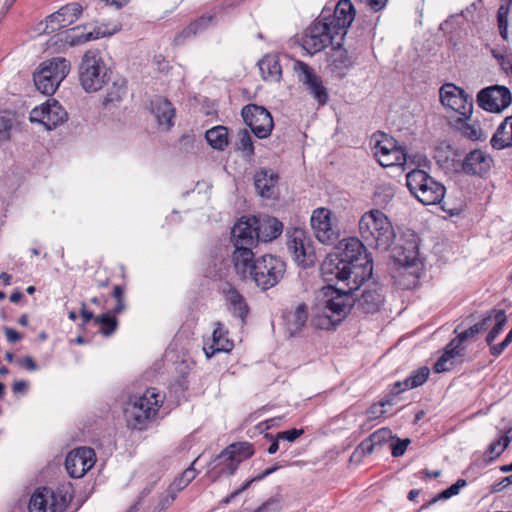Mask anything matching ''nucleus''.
<instances>
[{
	"instance_id": "nucleus-34",
	"label": "nucleus",
	"mask_w": 512,
	"mask_h": 512,
	"mask_svg": "<svg viewBox=\"0 0 512 512\" xmlns=\"http://www.w3.org/2000/svg\"><path fill=\"white\" fill-rule=\"evenodd\" d=\"M253 454V445L249 442L233 443L225 449V455L232 457L234 460L231 464V470H237L239 464L250 458Z\"/></svg>"
},
{
	"instance_id": "nucleus-60",
	"label": "nucleus",
	"mask_w": 512,
	"mask_h": 512,
	"mask_svg": "<svg viewBox=\"0 0 512 512\" xmlns=\"http://www.w3.org/2000/svg\"><path fill=\"white\" fill-rule=\"evenodd\" d=\"M510 344L504 339L499 344H491L490 346V354L494 357H498L503 353V351L509 346Z\"/></svg>"
},
{
	"instance_id": "nucleus-13",
	"label": "nucleus",
	"mask_w": 512,
	"mask_h": 512,
	"mask_svg": "<svg viewBox=\"0 0 512 512\" xmlns=\"http://www.w3.org/2000/svg\"><path fill=\"white\" fill-rule=\"evenodd\" d=\"M343 41L332 36H325V50L327 56V68L338 77H343L345 71L352 66V59L348 56L346 49L343 48Z\"/></svg>"
},
{
	"instance_id": "nucleus-56",
	"label": "nucleus",
	"mask_w": 512,
	"mask_h": 512,
	"mask_svg": "<svg viewBox=\"0 0 512 512\" xmlns=\"http://www.w3.org/2000/svg\"><path fill=\"white\" fill-rule=\"evenodd\" d=\"M303 434L302 429H290L287 431H282L277 434V439L286 440L288 442H294L298 437Z\"/></svg>"
},
{
	"instance_id": "nucleus-1",
	"label": "nucleus",
	"mask_w": 512,
	"mask_h": 512,
	"mask_svg": "<svg viewBox=\"0 0 512 512\" xmlns=\"http://www.w3.org/2000/svg\"><path fill=\"white\" fill-rule=\"evenodd\" d=\"M373 259L364 244L340 241L322 261V330L338 326L355 304L352 292L372 277Z\"/></svg>"
},
{
	"instance_id": "nucleus-27",
	"label": "nucleus",
	"mask_w": 512,
	"mask_h": 512,
	"mask_svg": "<svg viewBox=\"0 0 512 512\" xmlns=\"http://www.w3.org/2000/svg\"><path fill=\"white\" fill-rule=\"evenodd\" d=\"M65 67L56 72L54 76H47V71H37L34 73V83L36 88L44 95L55 93L60 83L65 79Z\"/></svg>"
},
{
	"instance_id": "nucleus-30",
	"label": "nucleus",
	"mask_w": 512,
	"mask_h": 512,
	"mask_svg": "<svg viewBox=\"0 0 512 512\" xmlns=\"http://www.w3.org/2000/svg\"><path fill=\"white\" fill-rule=\"evenodd\" d=\"M286 330L290 336L299 334L304 328L308 319V306L301 303L293 311L284 315Z\"/></svg>"
},
{
	"instance_id": "nucleus-36",
	"label": "nucleus",
	"mask_w": 512,
	"mask_h": 512,
	"mask_svg": "<svg viewBox=\"0 0 512 512\" xmlns=\"http://www.w3.org/2000/svg\"><path fill=\"white\" fill-rule=\"evenodd\" d=\"M320 16H318L311 27H309L301 40L302 48L309 54L313 55L320 51Z\"/></svg>"
},
{
	"instance_id": "nucleus-46",
	"label": "nucleus",
	"mask_w": 512,
	"mask_h": 512,
	"mask_svg": "<svg viewBox=\"0 0 512 512\" xmlns=\"http://www.w3.org/2000/svg\"><path fill=\"white\" fill-rule=\"evenodd\" d=\"M95 324L100 326L102 334L110 336L117 328V319L109 313H105L95 318Z\"/></svg>"
},
{
	"instance_id": "nucleus-18",
	"label": "nucleus",
	"mask_w": 512,
	"mask_h": 512,
	"mask_svg": "<svg viewBox=\"0 0 512 512\" xmlns=\"http://www.w3.org/2000/svg\"><path fill=\"white\" fill-rule=\"evenodd\" d=\"M82 6L77 3H69L46 18L45 33H53L76 22L82 13Z\"/></svg>"
},
{
	"instance_id": "nucleus-49",
	"label": "nucleus",
	"mask_w": 512,
	"mask_h": 512,
	"mask_svg": "<svg viewBox=\"0 0 512 512\" xmlns=\"http://www.w3.org/2000/svg\"><path fill=\"white\" fill-rule=\"evenodd\" d=\"M370 441L374 443V445L382 446L387 443L389 440L393 438L392 431L389 428H381L372 433L370 436Z\"/></svg>"
},
{
	"instance_id": "nucleus-7",
	"label": "nucleus",
	"mask_w": 512,
	"mask_h": 512,
	"mask_svg": "<svg viewBox=\"0 0 512 512\" xmlns=\"http://www.w3.org/2000/svg\"><path fill=\"white\" fill-rule=\"evenodd\" d=\"M285 271L286 264L281 258L266 254L256 259L250 280L265 291L276 286L284 277Z\"/></svg>"
},
{
	"instance_id": "nucleus-25",
	"label": "nucleus",
	"mask_w": 512,
	"mask_h": 512,
	"mask_svg": "<svg viewBox=\"0 0 512 512\" xmlns=\"http://www.w3.org/2000/svg\"><path fill=\"white\" fill-rule=\"evenodd\" d=\"M151 112L155 116L157 123L165 130H169L173 126L175 117V109L172 103L163 97H157L151 101Z\"/></svg>"
},
{
	"instance_id": "nucleus-40",
	"label": "nucleus",
	"mask_w": 512,
	"mask_h": 512,
	"mask_svg": "<svg viewBox=\"0 0 512 512\" xmlns=\"http://www.w3.org/2000/svg\"><path fill=\"white\" fill-rule=\"evenodd\" d=\"M126 94V82L124 79L113 81L112 85L108 88L107 94L104 98V105L114 104L119 102Z\"/></svg>"
},
{
	"instance_id": "nucleus-23",
	"label": "nucleus",
	"mask_w": 512,
	"mask_h": 512,
	"mask_svg": "<svg viewBox=\"0 0 512 512\" xmlns=\"http://www.w3.org/2000/svg\"><path fill=\"white\" fill-rule=\"evenodd\" d=\"M339 216L335 211L322 207V244L331 245L340 238Z\"/></svg>"
},
{
	"instance_id": "nucleus-39",
	"label": "nucleus",
	"mask_w": 512,
	"mask_h": 512,
	"mask_svg": "<svg viewBox=\"0 0 512 512\" xmlns=\"http://www.w3.org/2000/svg\"><path fill=\"white\" fill-rule=\"evenodd\" d=\"M208 144L217 150H223L228 145V130L224 126H215L205 133Z\"/></svg>"
},
{
	"instance_id": "nucleus-32",
	"label": "nucleus",
	"mask_w": 512,
	"mask_h": 512,
	"mask_svg": "<svg viewBox=\"0 0 512 512\" xmlns=\"http://www.w3.org/2000/svg\"><path fill=\"white\" fill-rule=\"evenodd\" d=\"M259 70L264 80L279 82L282 77V68L279 57L267 54L258 62Z\"/></svg>"
},
{
	"instance_id": "nucleus-17",
	"label": "nucleus",
	"mask_w": 512,
	"mask_h": 512,
	"mask_svg": "<svg viewBox=\"0 0 512 512\" xmlns=\"http://www.w3.org/2000/svg\"><path fill=\"white\" fill-rule=\"evenodd\" d=\"M95 464V452L89 447H80L70 451L65 459V467L72 478H81Z\"/></svg>"
},
{
	"instance_id": "nucleus-28",
	"label": "nucleus",
	"mask_w": 512,
	"mask_h": 512,
	"mask_svg": "<svg viewBox=\"0 0 512 512\" xmlns=\"http://www.w3.org/2000/svg\"><path fill=\"white\" fill-rule=\"evenodd\" d=\"M227 334L228 331L220 322H217L212 333V343L203 348L207 358L217 352H229L233 348V342L227 338Z\"/></svg>"
},
{
	"instance_id": "nucleus-20",
	"label": "nucleus",
	"mask_w": 512,
	"mask_h": 512,
	"mask_svg": "<svg viewBox=\"0 0 512 512\" xmlns=\"http://www.w3.org/2000/svg\"><path fill=\"white\" fill-rule=\"evenodd\" d=\"M408 237V239L400 240L392 250V257L395 262L404 267L416 265L419 258V246L416 235L409 234Z\"/></svg>"
},
{
	"instance_id": "nucleus-55",
	"label": "nucleus",
	"mask_w": 512,
	"mask_h": 512,
	"mask_svg": "<svg viewBox=\"0 0 512 512\" xmlns=\"http://www.w3.org/2000/svg\"><path fill=\"white\" fill-rule=\"evenodd\" d=\"M409 443H410L409 439H404V440L398 439L395 443L391 444L392 456H394V457L402 456L405 453Z\"/></svg>"
},
{
	"instance_id": "nucleus-57",
	"label": "nucleus",
	"mask_w": 512,
	"mask_h": 512,
	"mask_svg": "<svg viewBox=\"0 0 512 512\" xmlns=\"http://www.w3.org/2000/svg\"><path fill=\"white\" fill-rule=\"evenodd\" d=\"M505 449L506 448H503V441L500 438L497 441L490 443L487 452L494 456H491L489 461H492L496 457L500 456Z\"/></svg>"
},
{
	"instance_id": "nucleus-12",
	"label": "nucleus",
	"mask_w": 512,
	"mask_h": 512,
	"mask_svg": "<svg viewBox=\"0 0 512 512\" xmlns=\"http://www.w3.org/2000/svg\"><path fill=\"white\" fill-rule=\"evenodd\" d=\"M512 102V94L505 86L493 85L481 89L477 94V103L491 113H500Z\"/></svg>"
},
{
	"instance_id": "nucleus-22",
	"label": "nucleus",
	"mask_w": 512,
	"mask_h": 512,
	"mask_svg": "<svg viewBox=\"0 0 512 512\" xmlns=\"http://www.w3.org/2000/svg\"><path fill=\"white\" fill-rule=\"evenodd\" d=\"M492 157L481 149L469 152L463 160L462 169L468 175L483 176L491 168Z\"/></svg>"
},
{
	"instance_id": "nucleus-16",
	"label": "nucleus",
	"mask_w": 512,
	"mask_h": 512,
	"mask_svg": "<svg viewBox=\"0 0 512 512\" xmlns=\"http://www.w3.org/2000/svg\"><path fill=\"white\" fill-rule=\"evenodd\" d=\"M66 498L49 488H39L31 496L29 512H63Z\"/></svg>"
},
{
	"instance_id": "nucleus-51",
	"label": "nucleus",
	"mask_w": 512,
	"mask_h": 512,
	"mask_svg": "<svg viewBox=\"0 0 512 512\" xmlns=\"http://www.w3.org/2000/svg\"><path fill=\"white\" fill-rule=\"evenodd\" d=\"M386 405H392V401L389 399L381 400L377 403L372 404L367 413L370 419H376L381 417L386 413V411L383 409Z\"/></svg>"
},
{
	"instance_id": "nucleus-44",
	"label": "nucleus",
	"mask_w": 512,
	"mask_h": 512,
	"mask_svg": "<svg viewBox=\"0 0 512 512\" xmlns=\"http://www.w3.org/2000/svg\"><path fill=\"white\" fill-rule=\"evenodd\" d=\"M196 461L197 459H195L192 464L186 470H184L178 478L174 480L170 487L171 490L180 491L184 489L196 477L197 472L194 468Z\"/></svg>"
},
{
	"instance_id": "nucleus-21",
	"label": "nucleus",
	"mask_w": 512,
	"mask_h": 512,
	"mask_svg": "<svg viewBox=\"0 0 512 512\" xmlns=\"http://www.w3.org/2000/svg\"><path fill=\"white\" fill-rule=\"evenodd\" d=\"M254 246L234 247L232 264L236 274L244 281L250 280L256 259L252 251Z\"/></svg>"
},
{
	"instance_id": "nucleus-42",
	"label": "nucleus",
	"mask_w": 512,
	"mask_h": 512,
	"mask_svg": "<svg viewBox=\"0 0 512 512\" xmlns=\"http://www.w3.org/2000/svg\"><path fill=\"white\" fill-rule=\"evenodd\" d=\"M62 67H65V77L69 74L70 71V62L63 58V57H56L52 58L50 60H47L41 64V67L39 71H47V76L50 74L51 76H54V74L60 69L62 70Z\"/></svg>"
},
{
	"instance_id": "nucleus-15",
	"label": "nucleus",
	"mask_w": 512,
	"mask_h": 512,
	"mask_svg": "<svg viewBox=\"0 0 512 512\" xmlns=\"http://www.w3.org/2000/svg\"><path fill=\"white\" fill-rule=\"evenodd\" d=\"M31 122L43 124L51 130L62 124L67 119V112L56 100H48L41 106L35 107L30 112Z\"/></svg>"
},
{
	"instance_id": "nucleus-19",
	"label": "nucleus",
	"mask_w": 512,
	"mask_h": 512,
	"mask_svg": "<svg viewBox=\"0 0 512 512\" xmlns=\"http://www.w3.org/2000/svg\"><path fill=\"white\" fill-rule=\"evenodd\" d=\"M232 243L234 247L256 246L258 237V225L255 217L239 220L232 228Z\"/></svg>"
},
{
	"instance_id": "nucleus-29",
	"label": "nucleus",
	"mask_w": 512,
	"mask_h": 512,
	"mask_svg": "<svg viewBox=\"0 0 512 512\" xmlns=\"http://www.w3.org/2000/svg\"><path fill=\"white\" fill-rule=\"evenodd\" d=\"M293 69L298 74L299 81L306 86L314 98L320 103V81L313 69L299 60L294 62Z\"/></svg>"
},
{
	"instance_id": "nucleus-5",
	"label": "nucleus",
	"mask_w": 512,
	"mask_h": 512,
	"mask_svg": "<svg viewBox=\"0 0 512 512\" xmlns=\"http://www.w3.org/2000/svg\"><path fill=\"white\" fill-rule=\"evenodd\" d=\"M109 68L98 50H88L79 65V81L86 92H96L109 80Z\"/></svg>"
},
{
	"instance_id": "nucleus-48",
	"label": "nucleus",
	"mask_w": 512,
	"mask_h": 512,
	"mask_svg": "<svg viewBox=\"0 0 512 512\" xmlns=\"http://www.w3.org/2000/svg\"><path fill=\"white\" fill-rule=\"evenodd\" d=\"M217 464L215 468H218V474L219 475H233L236 470H231V464L234 462L232 457H228V455H225V450H223L217 457Z\"/></svg>"
},
{
	"instance_id": "nucleus-50",
	"label": "nucleus",
	"mask_w": 512,
	"mask_h": 512,
	"mask_svg": "<svg viewBox=\"0 0 512 512\" xmlns=\"http://www.w3.org/2000/svg\"><path fill=\"white\" fill-rule=\"evenodd\" d=\"M212 21H213V16H202V17L198 18L197 20H195L194 22H192L188 26L187 31L189 33L197 34L201 31H203L204 29H206Z\"/></svg>"
},
{
	"instance_id": "nucleus-2",
	"label": "nucleus",
	"mask_w": 512,
	"mask_h": 512,
	"mask_svg": "<svg viewBox=\"0 0 512 512\" xmlns=\"http://www.w3.org/2000/svg\"><path fill=\"white\" fill-rule=\"evenodd\" d=\"M359 233L367 245L381 251H387L396 237L390 220L378 209L362 215L359 220Z\"/></svg>"
},
{
	"instance_id": "nucleus-37",
	"label": "nucleus",
	"mask_w": 512,
	"mask_h": 512,
	"mask_svg": "<svg viewBox=\"0 0 512 512\" xmlns=\"http://www.w3.org/2000/svg\"><path fill=\"white\" fill-rule=\"evenodd\" d=\"M462 343L463 341L460 340V337L457 335L446 345L443 354L434 365V371L436 373H441L448 370V368L446 367V363L450 359L460 355L463 349L461 346Z\"/></svg>"
},
{
	"instance_id": "nucleus-4",
	"label": "nucleus",
	"mask_w": 512,
	"mask_h": 512,
	"mask_svg": "<svg viewBox=\"0 0 512 512\" xmlns=\"http://www.w3.org/2000/svg\"><path fill=\"white\" fill-rule=\"evenodd\" d=\"M410 193L424 205L439 204L445 196V186L427 172L414 169L406 175Z\"/></svg>"
},
{
	"instance_id": "nucleus-45",
	"label": "nucleus",
	"mask_w": 512,
	"mask_h": 512,
	"mask_svg": "<svg viewBox=\"0 0 512 512\" xmlns=\"http://www.w3.org/2000/svg\"><path fill=\"white\" fill-rule=\"evenodd\" d=\"M494 319L496 321L494 327L489 331L486 336V342L489 346L494 342L498 335L502 332L503 327L507 322V316L504 310L494 311Z\"/></svg>"
},
{
	"instance_id": "nucleus-31",
	"label": "nucleus",
	"mask_w": 512,
	"mask_h": 512,
	"mask_svg": "<svg viewBox=\"0 0 512 512\" xmlns=\"http://www.w3.org/2000/svg\"><path fill=\"white\" fill-rule=\"evenodd\" d=\"M278 176L270 169H261L254 175V185L260 196L270 198Z\"/></svg>"
},
{
	"instance_id": "nucleus-59",
	"label": "nucleus",
	"mask_w": 512,
	"mask_h": 512,
	"mask_svg": "<svg viewBox=\"0 0 512 512\" xmlns=\"http://www.w3.org/2000/svg\"><path fill=\"white\" fill-rule=\"evenodd\" d=\"M311 226L314 230V235L320 241V208H316L311 216Z\"/></svg>"
},
{
	"instance_id": "nucleus-33",
	"label": "nucleus",
	"mask_w": 512,
	"mask_h": 512,
	"mask_svg": "<svg viewBox=\"0 0 512 512\" xmlns=\"http://www.w3.org/2000/svg\"><path fill=\"white\" fill-rule=\"evenodd\" d=\"M490 143L491 146L497 150L512 147V116L505 118L500 124L495 134L492 136Z\"/></svg>"
},
{
	"instance_id": "nucleus-64",
	"label": "nucleus",
	"mask_w": 512,
	"mask_h": 512,
	"mask_svg": "<svg viewBox=\"0 0 512 512\" xmlns=\"http://www.w3.org/2000/svg\"><path fill=\"white\" fill-rule=\"evenodd\" d=\"M510 484H512V474L507 476V477H504L500 482L495 483L492 486V491L493 492H500V491H502L504 488H506Z\"/></svg>"
},
{
	"instance_id": "nucleus-26",
	"label": "nucleus",
	"mask_w": 512,
	"mask_h": 512,
	"mask_svg": "<svg viewBox=\"0 0 512 512\" xmlns=\"http://www.w3.org/2000/svg\"><path fill=\"white\" fill-rule=\"evenodd\" d=\"M451 127L459 132L463 137L472 141H480L486 138L479 122L476 120L472 121L471 116L460 115L451 121Z\"/></svg>"
},
{
	"instance_id": "nucleus-6",
	"label": "nucleus",
	"mask_w": 512,
	"mask_h": 512,
	"mask_svg": "<svg viewBox=\"0 0 512 512\" xmlns=\"http://www.w3.org/2000/svg\"><path fill=\"white\" fill-rule=\"evenodd\" d=\"M330 12L326 7L322 8V48L325 46V36L332 35L337 41L344 40L347 30L355 18V10L350 0H340L333 11V16H327Z\"/></svg>"
},
{
	"instance_id": "nucleus-9",
	"label": "nucleus",
	"mask_w": 512,
	"mask_h": 512,
	"mask_svg": "<svg viewBox=\"0 0 512 512\" xmlns=\"http://www.w3.org/2000/svg\"><path fill=\"white\" fill-rule=\"evenodd\" d=\"M287 236V247L295 261L303 268L313 266L317 260V253L314 242L307 236L306 231L301 228H293L287 232Z\"/></svg>"
},
{
	"instance_id": "nucleus-52",
	"label": "nucleus",
	"mask_w": 512,
	"mask_h": 512,
	"mask_svg": "<svg viewBox=\"0 0 512 512\" xmlns=\"http://www.w3.org/2000/svg\"><path fill=\"white\" fill-rule=\"evenodd\" d=\"M279 468H280V466L276 464V465H274V466H272L270 468H267L261 474H258L257 476H254L253 478L248 480L246 483H244L243 486L240 489H238L234 494H232V497L234 495L239 494L240 492H243L244 490H246L250 486V484L252 482L263 480L267 476H269L272 473H274L275 471H277Z\"/></svg>"
},
{
	"instance_id": "nucleus-47",
	"label": "nucleus",
	"mask_w": 512,
	"mask_h": 512,
	"mask_svg": "<svg viewBox=\"0 0 512 512\" xmlns=\"http://www.w3.org/2000/svg\"><path fill=\"white\" fill-rule=\"evenodd\" d=\"M467 485L466 480L458 479L454 484H452L447 489L443 490L440 494L434 497L430 503H435L439 499H449L452 496L457 495L460 490Z\"/></svg>"
},
{
	"instance_id": "nucleus-14",
	"label": "nucleus",
	"mask_w": 512,
	"mask_h": 512,
	"mask_svg": "<svg viewBox=\"0 0 512 512\" xmlns=\"http://www.w3.org/2000/svg\"><path fill=\"white\" fill-rule=\"evenodd\" d=\"M440 101L445 106L461 116H472V98L461 88L446 83L440 88Z\"/></svg>"
},
{
	"instance_id": "nucleus-61",
	"label": "nucleus",
	"mask_w": 512,
	"mask_h": 512,
	"mask_svg": "<svg viewBox=\"0 0 512 512\" xmlns=\"http://www.w3.org/2000/svg\"><path fill=\"white\" fill-rule=\"evenodd\" d=\"M495 310H492L490 312H487L483 318L477 322V324L479 325V327H481V330L482 331H485L488 329V327L490 326L491 322H492V319L494 318V312Z\"/></svg>"
},
{
	"instance_id": "nucleus-24",
	"label": "nucleus",
	"mask_w": 512,
	"mask_h": 512,
	"mask_svg": "<svg viewBox=\"0 0 512 512\" xmlns=\"http://www.w3.org/2000/svg\"><path fill=\"white\" fill-rule=\"evenodd\" d=\"M223 294L229 310L244 323L249 314V306L244 296L230 284L224 288Z\"/></svg>"
},
{
	"instance_id": "nucleus-62",
	"label": "nucleus",
	"mask_w": 512,
	"mask_h": 512,
	"mask_svg": "<svg viewBox=\"0 0 512 512\" xmlns=\"http://www.w3.org/2000/svg\"><path fill=\"white\" fill-rule=\"evenodd\" d=\"M18 363L20 366L26 368L29 371H36L38 369V365L30 356L24 357L23 359L19 360Z\"/></svg>"
},
{
	"instance_id": "nucleus-35",
	"label": "nucleus",
	"mask_w": 512,
	"mask_h": 512,
	"mask_svg": "<svg viewBox=\"0 0 512 512\" xmlns=\"http://www.w3.org/2000/svg\"><path fill=\"white\" fill-rule=\"evenodd\" d=\"M259 240L271 241L277 238L283 230V224L274 217L257 220Z\"/></svg>"
},
{
	"instance_id": "nucleus-11",
	"label": "nucleus",
	"mask_w": 512,
	"mask_h": 512,
	"mask_svg": "<svg viewBox=\"0 0 512 512\" xmlns=\"http://www.w3.org/2000/svg\"><path fill=\"white\" fill-rule=\"evenodd\" d=\"M241 115L245 124L256 137L263 139L271 134L274 123L270 112L263 106L249 104L243 107Z\"/></svg>"
},
{
	"instance_id": "nucleus-38",
	"label": "nucleus",
	"mask_w": 512,
	"mask_h": 512,
	"mask_svg": "<svg viewBox=\"0 0 512 512\" xmlns=\"http://www.w3.org/2000/svg\"><path fill=\"white\" fill-rule=\"evenodd\" d=\"M383 302V295L377 288L365 289L361 297L357 300V305L365 313H374L378 311Z\"/></svg>"
},
{
	"instance_id": "nucleus-54",
	"label": "nucleus",
	"mask_w": 512,
	"mask_h": 512,
	"mask_svg": "<svg viewBox=\"0 0 512 512\" xmlns=\"http://www.w3.org/2000/svg\"><path fill=\"white\" fill-rule=\"evenodd\" d=\"M458 329H459V327H457L455 329L454 333H457L458 336L460 337V340H462L463 342L470 338H473L475 335L483 332L481 330V327H479V325L477 323H475L474 325L470 326L468 329H466L462 332H458Z\"/></svg>"
},
{
	"instance_id": "nucleus-63",
	"label": "nucleus",
	"mask_w": 512,
	"mask_h": 512,
	"mask_svg": "<svg viewBox=\"0 0 512 512\" xmlns=\"http://www.w3.org/2000/svg\"><path fill=\"white\" fill-rule=\"evenodd\" d=\"M278 507V502L274 499H270L267 502L263 503L256 511L254 512H271L276 510Z\"/></svg>"
},
{
	"instance_id": "nucleus-10",
	"label": "nucleus",
	"mask_w": 512,
	"mask_h": 512,
	"mask_svg": "<svg viewBox=\"0 0 512 512\" xmlns=\"http://www.w3.org/2000/svg\"><path fill=\"white\" fill-rule=\"evenodd\" d=\"M119 30L118 24H114L111 28L109 25L102 24L96 26L92 31L84 33L81 27L77 26L72 29L60 32L51 38L54 44L62 42L64 45L76 46L91 40L111 36Z\"/></svg>"
},
{
	"instance_id": "nucleus-53",
	"label": "nucleus",
	"mask_w": 512,
	"mask_h": 512,
	"mask_svg": "<svg viewBox=\"0 0 512 512\" xmlns=\"http://www.w3.org/2000/svg\"><path fill=\"white\" fill-rule=\"evenodd\" d=\"M12 128V119L8 115L0 114V141L8 140Z\"/></svg>"
},
{
	"instance_id": "nucleus-43",
	"label": "nucleus",
	"mask_w": 512,
	"mask_h": 512,
	"mask_svg": "<svg viewBox=\"0 0 512 512\" xmlns=\"http://www.w3.org/2000/svg\"><path fill=\"white\" fill-rule=\"evenodd\" d=\"M236 147L245 158H250L254 155L252 137L246 129H242L238 132V142Z\"/></svg>"
},
{
	"instance_id": "nucleus-41",
	"label": "nucleus",
	"mask_w": 512,
	"mask_h": 512,
	"mask_svg": "<svg viewBox=\"0 0 512 512\" xmlns=\"http://www.w3.org/2000/svg\"><path fill=\"white\" fill-rule=\"evenodd\" d=\"M430 375L428 367L423 366L416 370H413L410 375L403 380L404 388L414 389L423 385Z\"/></svg>"
},
{
	"instance_id": "nucleus-3",
	"label": "nucleus",
	"mask_w": 512,
	"mask_h": 512,
	"mask_svg": "<svg viewBox=\"0 0 512 512\" xmlns=\"http://www.w3.org/2000/svg\"><path fill=\"white\" fill-rule=\"evenodd\" d=\"M164 401V396L156 388H148L142 396L130 401L125 410V418L133 429L142 430L155 417Z\"/></svg>"
},
{
	"instance_id": "nucleus-8",
	"label": "nucleus",
	"mask_w": 512,
	"mask_h": 512,
	"mask_svg": "<svg viewBox=\"0 0 512 512\" xmlns=\"http://www.w3.org/2000/svg\"><path fill=\"white\" fill-rule=\"evenodd\" d=\"M373 154L383 167L403 166L406 163L405 149L385 133L372 136Z\"/></svg>"
},
{
	"instance_id": "nucleus-58",
	"label": "nucleus",
	"mask_w": 512,
	"mask_h": 512,
	"mask_svg": "<svg viewBox=\"0 0 512 512\" xmlns=\"http://www.w3.org/2000/svg\"><path fill=\"white\" fill-rule=\"evenodd\" d=\"M375 447L374 443L370 441V437H368L357 446L354 454L361 453L363 456L369 455L374 451Z\"/></svg>"
}]
</instances>
